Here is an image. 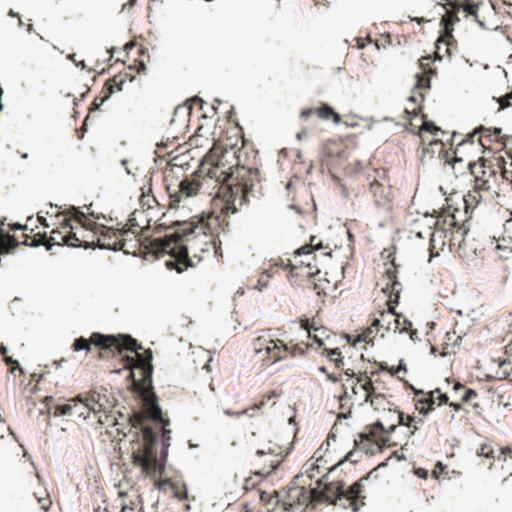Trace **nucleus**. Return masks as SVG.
<instances>
[{
  "instance_id": "f257e3e1",
  "label": "nucleus",
  "mask_w": 512,
  "mask_h": 512,
  "mask_svg": "<svg viewBox=\"0 0 512 512\" xmlns=\"http://www.w3.org/2000/svg\"><path fill=\"white\" fill-rule=\"evenodd\" d=\"M165 182L171 208L178 207L183 200L198 194L213 196L224 201L219 213H202L188 221L193 222L208 216H215L222 220L218 230L197 229L193 233L197 237L199 252H213L214 255H218L221 242L216 237L228 226L227 216L235 213L238 206L246 204L249 196L254 195L255 187L260 183L257 152L248 147L244 141L239 148L236 145L224 147L220 143H214L192 177L174 182L166 176Z\"/></svg>"
},
{
  "instance_id": "f03ea898",
  "label": "nucleus",
  "mask_w": 512,
  "mask_h": 512,
  "mask_svg": "<svg viewBox=\"0 0 512 512\" xmlns=\"http://www.w3.org/2000/svg\"><path fill=\"white\" fill-rule=\"evenodd\" d=\"M92 345L103 350L117 351L119 354L124 350L135 352L134 356L124 358V366L131 370L130 377H134V369L139 370L140 378L133 380V387L143 401L144 413H133L129 417L131 427L136 429L130 441L131 459L132 464L139 467L146 477H160L164 464L157 458L155 451L156 434L152 428L144 425L147 417L163 426L169 423L162 415L152 386V351L148 349L143 354L139 353L138 350L142 347L130 335H104L99 332H93L89 339L77 338L72 349L89 352Z\"/></svg>"
},
{
  "instance_id": "7ed1b4c3",
  "label": "nucleus",
  "mask_w": 512,
  "mask_h": 512,
  "mask_svg": "<svg viewBox=\"0 0 512 512\" xmlns=\"http://www.w3.org/2000/svg\"><path fill=\"white\" fill-rule=\"evenodd\" d=\"M221 221L215 216H208L193 222L178 223L176 228H168L171 232L166 234L164 238H154L151 240L147 238L142 240V234L129 223H126L120 228L121 246H118V248L125 254L135 255L137 252L142 251L156 258L168 255L169 258L165 260L166 267L182 273L195 265L189 257L190 252L193 253L194 257H198L199 260L201 259V256L197 254V237L193 233L197 229L201 231L218 230L221 226Z\"/></svg>"
},
{
  "instance_id": "20e7f679",
  "label": "nucleus",
  "mask_w": 512,
  "mask_h": 512,
  "mask_svg": "<svg viewBox=\"0 0 512 512\" xmlns=\"http://www.w3.org/2000/svg\"><path fill=\"white\" fill-rule=\"evenodd\" d=\"M371 473L372 471L349 486H346L342 481L325 484L326 505L339 506L351 512H359L366 506L368 493L365 483Z\"/></svg>"
},
{
  "instance_id": "39448f33",
  "label": "nucleus",
  "mask_w": 512,
  "mask_h": 512,
  "mask_svg": "<svg viewBox=\"0 0 512 512\" xmlns=\"http://www.w3.org/2000/svg\"><path fill=\"white\" fill-rule=\"evenodd\" d=\"M383 257L390 260V265L385 269L383 281L385 286L382 288L384 293L389 294L387 301V310L380 311L379 317L373 320V326H379L384 333L394 330V320L396 317L395 307L398 304L399 295L402 289L401 283L398 281V265L395 264L394 252L384 249L381 253Z\"/></svg>"
},
{
  "instance_id": "423d86ee",
  "label": "nucleus",
  "mask_w": 512,
  "mask_h": 512,
  "mask_svg": "<svg viewBox=\"0 0 512 512\" xmlns=\"http://www.w3.org/2000/svg\"><path fill=\"white\" fill-rule=\"evenodd\" d=\"M424 423L422 418H416L411 415L388 408L387 412L379 417L372 425L384 435L397 436L402 439V444L407 445L408 439Z\"/></svg>"
},
{
  "instance_id": "0eeeda50",
  "label": "nucleus",
  "mask_w": 512,
  "mask_h": 512,
  "mask_svg": "<svg viewBox=\"0 0 512 512\" xmlns=\"http://www.w3.org/2000/svg\"><path fill=\"white\" fill-rule=\"evenodd\" d=\"M475 141H477L485 151L497 153L505 150L506 154L512 157V136L503 134L501 128L480 125L471 133H468L466 138L459 144L465 142L472 144Z\"/></svg>"
},
{
  "instance_id": "6e6552de",
  "label": "nucleus",
  "mask_w": 512,
  "mask_h": 512,
  "mask_svg": "<svg viewBox=\"0 0 512 512\" xmlns=\"http://www.w3.org/2000/svg\"><path fill=\"white\" fill-rule=\"evenodd\" d=\"M255 354L264 365L271 366L287 359L286 343L271 330H263L253 343Z\"/></svg>"
},
{
  "instance_id": "1a4fd4ad",
  "label": "nucleus",
  "mask_w": 512,
  "mask_h": 512,
  "mask_svg": "<svg viewBox=\"0 0 512 512\" xmlns=\"http://www.w3.org/2000/svg\"><path fill=\"white\" fill-rule=\"evenodd\" d=\"M320 504L326 505L325 485L313 489L291 487L283 501V507L288 512H305L307 508L315 509Z\"/></svg>"
},
{
  "instance_id": "9d476101",
  "label": "nucleus",
  "mask_w": 512,
  "mask_h": 512,
  "mask_svg": "<svg viewBox=\"0 0 512 512\" xmlns=\"http://www.w3.org/2000/svg\"><path fill=\"white\" fill-rule=\"evenodd\" d=\"M354 442L358 450L370 455L381 453L386 447L402 445V439L397 436L384 435L372 425L360 433Z\"/></svg>"
},
{
  "instance_id": "9b49d317",
  "label": "nucleus",
  "mask_w": 512,
  "mask_h": 512,
  "mask_svg": "<svg viewBox=\"0 0 512 512\" xmlns=\"http://www.w3.org/2000/svg\"><path fill=\"white\" fill-rule=\"evenodd\" d=\"M442 4L445 14L442 16L440 25L445 28V35L442 40L452 39L454 25L460 21L458 14L465 13V16H476L478 4L475 0H443Z\"/></svg>"
},
{
  "instance_id": "f8f14e48",
  "label": "nucleus",
  "mask_w": 512,
  "mask_h": 512,
  "mask_svg": "<svg viewBox=\"0 0 512 512\" xmlns=\"http://www.w3.org/2000/svg\"><path fill=\"white\" fill-rule=\"evenodd\" d=\"M344 375L346 376L342 384L344 396L351 397L350 391L359 404L367 403L371 394L375 392L376 384L372 378L367 373L356 374L352 369H346Z\"/></svg>"
},
{
  "instance_id": "ddd939ff",
  "label": "nucleus",
  "mask_w": 512,
  "mask_h": 512,
  "mask_svg": "<svg viewBox=\"0 0 512 512\" xmlns=\"http://www.w3.org/2000/svg\"><path fill=\"white\" fill-rule=\"evenodd\" d=\"M434 226L435 230L430 235V257L439 256L440 252L444 250L448 232L452 235V229H460L456 216L450 213L437 217Z\"/></svg>"
},
{
  "instance_id": "4468645a",
  "label": "nucleus",
  "mask_w": 512,
  "mask_h": 512,
  "mask_svg": "<svg viewBox=\"0 0 512 512\" xmlns=\"http://www.w3.org/2000/svg\"><path fill=\"white\" fill-rule=\"evenodd\" d=\"M367 180L374 203L379 207H388L392 203L393 193L385 170H372L367 175Z\"/></svg>"
},
{
  "instance_id": "2eb2a0df",
  "label": "nucleus",
  "mask_w": 512,
  "mask_h": 512,
  "mask_svg": "<svg viewBox=\"0 0 512 512\" xmlns=\"http://www.w3.org/2000/svg\"><path fill=\"white\" fill-rule=\"evenodd\" d=\"M284 269H288V279L292 284L304 288L313 280V277H318L320 273L317 263H313L310 260L297 264L292 263V261L288 259Z\"/></svg>"
},
{
  "instance_id": "dca6fc26",
  "label": "nucleus",
  "mask_w": 512,
  "mask_h": 512,
  "mask_svg": "<svg viewBox=\"0 0 512 512\" xmlns=\"http://www.w3.org/2000/svg\"><path fill=\"white\" fill-rule=\"evenodd\" d=\"M102 398L101 394L95 391L77 395L73 398L75 406L73 415L79 419L86 420L91 413H100L104 410V404L101 402Z\"/></svg>"
},
{
  "instance_id": "f3484780",
  "label": "nucleus",
  "mask_w": 512,
  "mask_h": 512,
  "mask_svg": "<svg viewBox=\"0 0 512 512\" xmlns=\"http://www.w3.org/2000/svg\"><path fill=\"white\" fill-rule=\"evenodd\" d=\"M474 184L492 190L493 184L498 180L496 167L486 158L468 164Z\"/></svg>"
},
{
  "instance_id": "a211bd4d",
  "label": "nucleus",
  "mask_w": 512,
  "mask_h": 512,
  "mask_svg": "<svg viewBox=\"0 0 512 512\" xmlns=\"http://www.w3.org/2000/svg\"><path fill=\"white\" fill-rule=\"evenodd\" d=\"M91 237L94 240L93 247L117 251L118 246H121L120 228L103 225L96 234H91Z\"/></svg>"
},
{
  "instance_id": "6ab92c4d",
  "label": "nucleus",
  "mask_w": 512,
  "mask_h": 512,
  "mask_svg": "<svg viewBox=\"0 0 512 512\" xmlns=\"http://www.w3.org/2000/svg\"><path fill=\"white\" fill-rule=\"evenodd\" d=\"M492 190L473 184L472 188L463 197L464 210L471 214L481 204H486L492 199Z\"/></svg>"
},
{
  "instance_id": "aec40b11",
  "label": "nucleus",
  "mask_w": 512,
  "mask_h": 512,
  "mask_svg": "<svg viewBox=\"0 0 512 512\" xmlns=\"http://www.w3.org/2000/svg\"><path fill=\"white\" fill-rule=\"evenodd\" d=\"M61 229L64 230V244L71 247H93L94 240L91 238L85 239L84 229L74 228L71 224V219L65 218L61 224Z\"/></svg>"
},
{
  "instance_id": "412c9836",
  "label": "nucleus",
  "mask_w": 512,
  "mask_h": 512,
  "mask_svg": "<svg viewBox=\"0 0 512 512\" xmlns=\"http://www.w3.org/2000/svg\"><path fill=\"white\" fill-rule=\"evenodd\" d=\"M22 244L26 246H40L44 245L47 249H50L53 245H64V230L54 229L51 231L50 237H47L46 233H37L33 237L27 234H23Z\"/></svg>"
},
{
  "instance_id": "4be33fe9",
  "label": "nucleus",
  "mask_w": 512,
  "mask_h": 512,
  "mask_svg": "<svg viewBox=\"0 0 512 512\" xmlns=\"http://www.w3.org/2000/svg\"><path fill=\"white\" fill-rule=\"evenodd\" d=\"M281 463L271 455H268L262 448L257 450L255 457L251 460L250 465L256 475L268 476Z\"/></svg>"
},
{
  "instance_id": "5701e85b",
  "label": "nucleus",
  "mask_w": 512,
  "mask_h": 512,
  "mask_svg": "<svg viewBox=\"0 0 512 512\" xmlns=\"http://www.w3.org/2000/svg\"><path fill=\"white\" fill-rule=\"evenodd\" d=\"M262 449L282 463L292 449V442L288 438L275 434Z\"/></svg>"
},
{
  "instance_id": "b1692460",
  "label": "nucleus",
  "mask_w": 512,
  "mask_h": 512,
  "mask_svg": "<svg viewBox=\"0 0 512 512\" xmlns=\"http://www.w3.org/2000/svg\"><path fill=\"white\" fill-rule=\"evenodd\" d=\"M134 79V76L128 74V73H120L118 75H115L113 78L109 79L102 92L104 95L100 97H96L92 103V109H98L100 105L104 103L105 100H107L112 93L116 91H121L123 84L128 80L129 82H132Z\"/></svg>"
},
{
  "instance_id": "393cba45",
  "label": "nucleus",
  "mask_w": 512,
  "mask_h": 512,
  "mask_svg": "<svg viewBox=\"0 0 512 512\" xmlns=\"http://www.w3.org/2000/svg\"><path fill=\"white\" fill-rule=\"evenodd\" d=\"M311 115H316L321 120H332L336 124L341 121L340 115L326 103H320L319 106L303 109L300 113V118L307 120Z\"/></svg>"
},
{
  "instance_id": "a878e982",
  "label": "nucleus",
  "mask_w": 512,
  "mask_h": 512,
  "mask_svg": "<svg viewBox=\"0 0 512 512\" xmlns=\"http://www.w3.org/2000/svg\"><path fill=\"white\" fill-rule=\"evenodd\" d=\"M323 244L316 236L310 238V243L306 244L295 251L294 263L301 264L308 260L316 263L315 252L323 249Z\"/></svg>"
},
{
  "instance_id": "bb28decb",
  "label": "nucleus",
  "mask_w": 512,
  "mask_h": 512,
  "mask_svg": "<svg viewBox=\"0 0 512 512\" xmlns=\"http://www.w3.org/2000/svg\"><path fill=\"white\" fill-rule=\"evenodd\" d=\"M117 502L120 512H142L140 496L135 492H119Z\"/></svg>"
},
{
  "instance_id": "cd10ccee",
  "label": "nucleus",
  "mask_w": 512,
  "mask_h": 512,
  "mask_svg": "<svg viewBox=\"0 0 512 512\" xmlns=\"http://www.w3.org/2000/svg\"><path fill=\"white\" fill-rule=\"evenodd\" d=\"M152 217L151 212L146 211L145 209L135 210L129 220L128 223L137 229L141 234L145 231L151 229L152 225Z\"/></svg>"
},
{
  "instance_id": "c85d7f7f",
  "label": "nucleus",
  "mask_w": 512,
  "mask_h": 512,
  "mask_svg": "<svg viewBox=\"0 0 512 512\" xmlns=\"http://www.w3.org/2000/svg\"><path fill=\"white\" fill-rule=\"evenodd\" d=\"M422 146L421 160L432 159L435 155L439 158L443 154L445 144L439 139H426Z\"/></svg>"
},
{
  "instance_id": "c756f323",
  "label": "nucleus",
  "mask_w": 512,
  "mask_h": 512,
  "mask_svg": "<svg viewBox=\"0 0 512 512\" xmlns=\"http://www.w3.org/2000/svg\"><path fill=\"white\" fill-rule=\"evenodd\" d=\"M73 219L79 224L78 229H84L85 232L91 231L90 234H96L99 231V228H102L103 225L98 224L94 220H92L85 213L73 208Z\"/></svg>"
},
{
  "instance_id": "7c9ffc66",
  "label": "nucleus",
  "mask_w": 512,
  "mask_h": 512,
  "mask_svg": "<svg viewBox=\"0 0 512 512\" xmlns=\"http://www.w3.org/2000/svg\"><path fill=\"white\" fill-rule=\"evenodd\" d=\"M462 341V337L457 334L455 330L448 331L443 339L442 343V351L440 352V356H447L455 353V349L459 347Z\"/></svg>"
},
{
  "instance_id": "2f4dec72",
  "label": "nucleus",
  "mask_w": 512,
  "mask_h": 512,
  "mask_svg": "<svg viewBox=\"0 0 512 512\" xmlns=\"http://www.w3.org/2000/svg\"><path fill=\"white\" fill-rule=\"evenodd\" d=\"M141 191L140 203L142 205V209L146 206L147 208L145 210L152 212L159 206V204L155 196L152 194L151 178L148 179L147 184L141 187Z\"/></svg>"
},
{
  "instance_id": "473e14b6",
  "label": "nucleus",
  "mask_w": 512,
  "mask_h": 512,
  "mask_svg": "<svg viewBox=\"0 0 512 512\" xmlns=\"http://www.w3.org/2000/svg\"><path fill=\"white\" fill-rule=\"evenodd\" d=\"M405 112L407 114H410V111L408 108H405ZM421 112H422V107L420 105L413 107L411 113L414 115V117L412 119H410V121L405 126V128L407 131L418 135L421 145H424L425 136H423L421 133V130H419L421 127V122L419 121V118H420L419 114Z\"/></svg>"
},
{
  "instance_id": "72a5a7b5",
  "label": "nucleus",
  "mask_w": 512,
  "mask_h": 512,
  "mask_svg": "<svg viewBox=\"0 0 512 512\" xmlns=\"http://www.w3.org/2000/svg\"><path fill=\"white\" fill-rule=\"evenodd\" d=\"M383 388H380L379 385L375 386V392L371 394V396L368 399V402H370L371 406L375 410H382L383 412H387L388 408L390 407V402L387 400L385 393H383Z\"/></svg>"
},
{
  "instance_id": "f704fd0d",
  "label": "nucleus",
  "mask_w": 512,
  "mask_h": 512,
  "mask_svg": "<svg viewBox=\"0 0 512 512\" xmlns=\"http://www.w3.org/2000/svg\"><path fill=\"white\" fill-rule=\"evenodd\" d=\"M331 287V283L327 279L323 278L320 272L318 277H313V280L310 281L306 289L314 291L319 297H325Z\"/></svg>"
},
{
  "instance_id": "c9c22d12",
  "label": "nucleus",
  "mask_w": 512,
  "mask_h": 512,
  "mask_svg": "<svg viewBox=\"0 0 512 512\" xmlns=\"http://www.w3.org/2000/svg\"><path fill=\"white\" fill-rule=\"evenodd\" d=\"M442 28H443V33L440 35V37L438 38V40L436 42L435 56L438 59H442L444 55L450 57L452 55L451 48L456 43V40L454 39L453 35H452V39L442 40V38L445 35V28H444V26H442Z\"/></svg>"
},
{
  "instance_id": "e433bc0d",
  "label": "nucleus",
  "mask_w": 512,
  "mask_h": 512,
  "mask_svg": "<svg viewBox=\"0 0 512 512\" xmlns=\"http://www.w3.org/2000/svg\"><path fill=\"white\" fill-rule=\"evenodd\" d=\"M299 324L302 329L308 332V336H312V332H322V334H326V329L320 324V320L317 317H301Z\"/></svg>"
},
{
  "instance_id": "4c0bfd02",
  "label": "nucleus",
  "mask_w": 512,
  "mask_h": 512,
  "mask_svg": "<svg viewBox=\"0 0 512 512\" xmlns=\"http://www.w3.org/2000/svg\"><path fill=\"white\" fill-rule=\"evenodd\" d=\"M434 404V393L429 392L422 394V397L417 399L415 406L420 414L426 415L434 409Z\"/></svg>"
},
{
  "instance_id": "58836bf2",
  "label": "nucleus",
  "mask_w": 512,
  "mask_h": 512,
  "mask_svg": "<svg viewBox=\"0 0 512 512\" xmlns=\"http://www.w3.org/2000/svg\"><path fill=\"white\" fill-rule=\"evenodd\" d=\"M453 392L455 394V397L460 402H469L471 399L475 398L477 396L476 391L465 387L459 382H455L453 385Z\"/></svg>"
},
{
  "instance_id": "ea45409f",
  "label": "nucleus",
  "mask_w": 512,
  "mask_h": 512,
  "mask_svg": "<svg viewBox=\"0 0 512 512\" xmlns=\"http://www.w3.org/2000/svg\"><path fill=\"white\" fill-rule=\"evenodd\" d=\"M277 398V394L274 391H269L262 395L261 399L256 402L250 410H261L266 407V405L271 402V406H274L276 404L275 399ZM249 409H245L242 412L239 413V415L248 414Z\"/></svg>"
},
{
  "instance_id": "a19ab883",
  "label": "nucleus",
  "mask_w": 512,
  "mask_h": 512,
  "mask_svg": "<svg viewBox=\"0 0 512 512\" xmlns=\"http://www.w3.org/2000/svg\"><path fill=\"white\" fill-rule=\"evenodd\" d=\"M20 242L12 235L0 232V254L10 253Z\"/></svg>"
},
{
  "instance_id": "79ce46f5",
  "label": "nucleus",
  "mask_w": 512,
  "mask_h": 512,
  "mask_svg": "<svg viewBox=\"0 0 512 512\" xmlns=\"http://www.w3.org/2000/svg\"><path fill=\"white\" fill-rule=\"evenodd\" d=\"M503 228L502 242L505 243V245L498 243L496 248L498 250L509 249V251L512 252V218L505 221Z\"/></svg>"
},
{
  "instance_id": "37998d69",
  "label": "nucleus",
  "mask_w": 512,
  "mask_h": 512,
  "mask_svg": "<svg viewBox=\"0 0 512 512\" xmlns=\"http://www.w3.org/2000/svg\"><path fill=\"white\" fill-rule=\"evenodd\" d=\"M412 323L403 315L396 313V317L394 320V332H410V337L413 338V335L416 334V331H412Z\"/></svg>"
},
{
  "instance_id": "c03bdc74",
  "label": "nucleus",
  "mask_w": 512,
  "mask_h": 512,
  "mask_svg": "<svg viewBox=\"0 0 512 512\" xmlns=\"http://www.w3.org/2000/svg\"><path fill=\"white\" fill-rule=\"evenodd\" d=\"M322 355L325 356L330 362L334 363L338 369L344 368V359L339 348L329 349L323 348Z\"/></svg>"
},
{
  "instance_id": "a18cd8bd",
  "label": "nucleus",
  "mask_w": 512,
  "mask_h": 512,
  "mask_svg": "<svg viewBox=\"0 0 512 512\" xmlns=\"http://www.w3.org/2000/svg\"><path fill=\"white\" fill-rule=\"evenodd\" d=\"M308 344L304 343H293L290 341L289 343H286L287 348V358L288 357H296V356H302L304 355L307 350L309 349Z\"/></svg>"
},
{
  "instance_id": "49530a36",
  "label": "nucleus",
  "mask_w": 512,
  "mask_h": 512,
  "mask_svg": "<svg viewBox=\"0 0 512 512\" xmlns=\"http://www.w3.org/2000/svg\"><path fill=\"white\" fill-rule=\"evenodd\" d=\"M379 333H380L381 337H384V332L381 331L379 326H373V322H372L371 325L365 331H363L360 338L364 342L370 343L374 340L376 335Z\"/></svg>"
},
{
  "instance_id": "de8ad7c7",
  "label": "nucleus",
  "mask_w": 512,
  "mask_h": 512,
  "mask_svg": "<svg viewBox=\"0 0 512 512\" xmlns=\"http://www.w3.org/2000/svg\"><path fill=\"white\" fill-rule=\"evenodd\" d=\"M74 407H75L74 401L72 398V399H69L68 402L65 404L56 405L54 407L53 414L56 417L65 416V415H73Z\"/></svg>"
},
{
  "instance_id": "09e8293b",
  "label": "nucleus",
  "mask_w": 512,
  "mask_h": 512,
  "mask_svg": "<svg viewBox=\"0 0 512 512\" xmlns=\"http://www.w3.org/2000/svg\"><path fill=\"white\" fill-rule=\"evenodd\" d=\"M434 64V58L431 56H423L419 59V68L421 69V72L435 75L436 69L433 67Z\"/></svg>"
},
{
  "instance_id": "8fccbe9b",
  "label": "nucleus",
  "mask_w": 512,
  "mask_h": 512,
  "mask_svg": "<svg viewBox=\"0 0 512 512\" xmlns=\"http://www.w3.org/2000/svg\"><path fill=\"white\" fill-rule=\"evenodd\" d=\"M419 121L421 122V127L419 130H421L423 136H425V133L435 135L440 130V128L437 127L433 122L427 121L424 114L420 116Z\"/></svg>"
},
{
  "instance_id": "3c124183",
  "label": "nucleus",
  "mask_w": 512,
  "mask_h": 512,
  "mask_svg": "<svg viewBox=\"0 0 512 512\" xmlns=\"http://www.w3.org/2000/svg\"><path fill=\"white\" fill-rule=\"evenodd\" d=\"M431 76L432 75L426 74V73H423V72L418 73L416 75V85H415V88L419 89V90L429 89L430 88Z\"/></svg>"
},
{
  "instance_id": "603ef678",
  "label": "nucleus",
  "mask_w": 512,
  "mask_h": 512,
  "mask_svg": "<svg viewBox=\"0 0 512 512\" xmlns=\"http://www.w3.org/2000/svg\"><path fill=\"white\" fill-rule=\"evenodd\" d=\"M444 163L454 164L455 162H461L462 160L456 156V152L451 149L444 148L443 154L439 157Z\"/></svg>"
},
{
  "instance_id": "864d4df0",
  "label": "nucleus",
  "mask_w": 512,
  "mask_h": 512,
  "mask_svg": "<svg viewBox=\"0 0 512 512\" xmlns=\"http://www.w3.org/2000/svg\"><path fill=\"white\" fill-rule=\"evenodd\" d=\"M500 177L502 179V185L510 187L512 191V163L510 164V169L503 167L500 171Z\"/></svg>"
},
{
  "instance_id": "5fc2aeb1",
  "label": "nucleus",
  "mask_w": 512,
  "mask_h": 512,
  "mask_svg": "<svg viewBox=\"0 0 512 512\" xmlns=\"http://www.w3.org/2000/svg\"><path fill=\"white\" fill-rule=\"evenodd\" d=\"M477 454L485 458H494V450L488 444L481 445V447L477 451Z\"/></svg>"
},
{
  "instance_id": "6e6d98bb",
  "label": "nucleus",
  "mask_w": 512,
  "mask_h": 512,
  "mask_svg": "<svg viewBox=\"0 0 512 512\" xmlns=\"http://www.w3.org/2000/svg\"><path fill=\"white\" fill-rule=\"evenodd\" d=\"M497 101L499 103V109H505L512 106V91L503 97H499Z\"/></svg>"
},
{
  "instance_id": "4d7b16f0",
  "label": "nucleus",
  "mask_w": 512,
  "mask_h": 512,
  "mask_svg": "<svg viewBox=\"0 0 512 512\" xmlns=\"http://www.w3.org/2000/svg\"><path fill=\"white\" fill-rule=\"evenodd\" d=\"M3 360H4L5 364L7 366H9L10 373H14L15 370L20 369V365H19L18 361L14 360L12 357L7 355L3 358Z\"/></svg>"
},
{
  "instance_id": "13d9d810",
  "label": "nucleus",
  "mask_w": 512,
  "mask_h": 512,
  "mask_svg": "<svg viewBox=\"0 0 512 512\" xmlns=\"http://www.w3.org/2000/svg\"><path fill=\"white\" fill-rule=\"evenodd\" d=\"M431 393H434V400H438V405H441V404H448V400H449V397L447 396V394L445 393H442L440 391V389H436L434 391H431Z\"/></svg>"
},
{
  "instance_id": "bf43d9fd",
  "label": "nucleus",
  "mask_w": 512,
  "mask_h": 512,
  "mask_svg": "<svg viewBox=\"0 0 512 512\" xmlns=\"http://www.w3.org/2000/svg\"><path fill=\"white\" fill-rule=\"evenodd\" d=\"M129 69L130 70L135 69L137 73L145 71L146 66H145L144 60L143 59H135L134 60V65H130Z\"/></svg>"
},
{
  "instance_id": "052dcab7",
  "label": "nucleus",
  "mask_w": 512,
  "mask_h": 512,
  "mask_svg": "<svg viewBox=\"0 0 512 512\" xmlns=\"http://www.w3.org/2000/svg\"><path fill=\"white\" fill-rule=\"evenodd\" d=\"M445 468L446 467L442 464V462H437L432 471L433 477L439 479L441 474L444 472Z\"/></svg>"
},
{
  "instance_id": "680f3d73",
  "label": "nucleus",
  "mask_w": 512,
  "mask_h": 512,
  "mask_svg": "<svg viewBox=\"0 0 512 512\" xmlns=\"http://www.w3.org/2000/svg\"><path fill=\"white\" fill-rule=\"evenodd\" d=\"M508 457L512 458V449L510 447L501 448L498 459L506 461Z\"/></svg>"
},
{
  "instance_id": "e2e57ef3",
  "label": "nucleus",
  "mask_w": 512,
  "mask_h": 512,
  "mask_svg": "<svg viewBox=\"0 0 512 512\" xmlns=\"http://www.w3.org/2000/svg\"><path fill=\"white\" fill-rule=\"evenodd\" d=\"M324 335L325 334H322V332H312V336H309V338L313 339L315 343L322 347L324 345L322 340Z\"/></svg>"
},
{
  "instance_id": "0e129e2a",
  "label": "nucleus",
  "mask_w": 512,
  "mask_h": 512,
  "mask_svg": "<svg viewBox=\"0 0 512 512\" xmlns=\"http://www.w3.org/2000/svg\"><path fill=\"white\" fill-rule=\"evenodd\" d=\"M269 277H270V276H269V275H267V274H265V273L261 275V277H260V279H259V281H258L259 285H261V287L259 288L260 290H261L263 287L267 286V281H268V278H269Z\"/></svg>"
},
{
  "instance_id": "69168bd1",
  "label": "nucleus",
  "mask_w": 512,
  "mask_h": 512,
  "mask_svg": "<svg viewBox=\"0 0 512 512\" xmlns=\"http://www.w3.org/2000/svg\"><path fill=\"white\" fill-rule=\"evenodd\" d=\"M170 430H166L165 428H163V445L164 446H169V440H170Z\"/></svg>"
},
{
  "instance_id": "338daca9",
  "label": "nucleus",
  "mask_w": 512,
  "mask_h": 512,
  "mask_svg": "<svg viewBox=\"0 0 512 512\" xmlns=\"http://www.w3.org/2000/svg\"><path fill=\"white\" fill-rule=\"evenodd\" d=\"M200 138H201V135L197 133L196 135H194L193 137L190 138V143L195 146H199L201 143Z\"/></svg>"
},
{
  "instance_id": "774afa93",
  "label": "nucleus",
  "mask_w": 512,
  "mask_h": 512,
  "mask_svg": "<svg viewBox=\"0 0 512 512\" xmlns=\"http://www.w3.org/2000/svg\"><path fill=\"white\" fill-rule=\"evenodd\" d=\"M200 138H201V135L197 133L196 135H194L193 137L190 138V143L195 146H199L201 143Z\"/></svg>"
}]
</instances>
